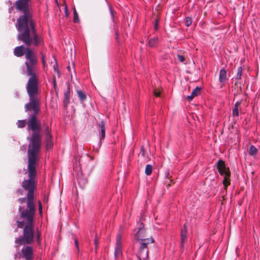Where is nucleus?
Segmentation results:
<instances>
[{
  "instance_id": "nucleus-1",
  "label": "nucleus",
  "mask_w": 260,
  "mask_h": 260,
  "mask_svg": "<svg viewBox=\"0 0 260 260\" xmlns=\"http://www.w3.org/2000/svg\"><path fill=\"white\" fill-rule=\"evenodd\" d=\"M23 45L17 46L14 50V54L17 57H21L25 55V66L23 69V74L28 77L26 85V90L29 98V102L26 105V110L34 109L35 113L38 111V99L39 77L37 75V66L38 59L34 51L30 48V46L38 47L44 44L43 42L38 46L34 45H27L24 42Z\"/></svg>"
},
{
  "instance_id": "nucleus-2",
  "label": "nucleus",
  "mask_w": 260,
  "mask_h": 260,
  "mask_svg": "<svg viewBox=\"0 0 260 260\" xmlns=\"http://www.w3.org/2000/svg\"><path fill=\"white\" fill-rule=\"evenodd\" d=\"M15 7L22 14L17 19L16 23L18 41L27 45L38 46L43 42V37L37 32L30 0H17Z\"/></svg>"
},
{
  "instance_id": "nucleus-3",
  "label": "nucleus",
  "mask_w": 260,
  "mask_h": 260,
  "mask_svg": "<svg viewBox=\"0 0 260 260\" xmlns=\"http://www.w3.org/2000/svg\"><path fill=\"white\" fill-rule=\"evenodd\" d=\"M35 157L32 154L29 157V164L27 166L28 179H24L21 183V186L25 190L27 191V209L21 211V207L19 206L18 211L20 212V217L22 221L17 220V228H22L24 225L34 224V217L35 214V207L34 202V191L36 188L37 176L36 169L34 165Z\"/></svg>"
},
{
  "instance_id": "nucleus-4",
  "label": "nucleus",
  "mask_w": 260,
  "mask_h": 260,
  "mask_svg": "<svg viewBox=\"0 0 260 260\" xmlns=\"http://www.w3.org/2000/svg\"><path fill=\"white\" fill-rule=\"evenodd\" d=\"M38 111L37 113L34 109L26 110L25 105L24 109L25 112H32V113L29 114L28 116L27 121L25 120H19L17 122V125L19 128L25 127L27 124V129L28 131H31L32 134L30 137H27V139L29 141L28 148L27 151L28 155V165L29 164V157L31 154H34L35 157V162L34 167L36 169V163L38 159V155L40 150L41 144V138L40 132L41 131V122L37 118V115L40 111V99L39 93L38 94Z\"/></svg>"
},
{
  "instance_id": "nucleus-5",
  "label": "nucleus",
  "mask_w": 260,
  "mask_h": 260,
  "mask_svg": "<svg viewBox=\"0 0 260 260\" xmlns=\"http://www.w3.org/2000/svg\"><path fill=\"white\" fill-rule=\"evenodd\" d=\"M34 224L24 225L22 228L23 235L16 238L15 242V247L25 244H31L34 238Z\"/></svg>"
},
{
  "instance_id": "nucleus-6",
  "label": "nucleus",
  "mask_w": 260,
  "mask_h": 260,
  "mask_svg": "<svg viewBox=\"0 0 260 260\" xmlns=\"http://www.w3.org/2000/svg\"><path fill=\"white\" fill-rule=\"evenodd\" d=\"M152 237L142 239L141 242H139L140 246L137 253L139 260H148V245L154 242Z\"/></svg>"
},
{
  "instance_id": "nucleus-7",
  "label": "nucleus",
  "mask_w": 260,
  "mask_h": 260,
  "mask_svg": "<svg viewBox=\"0 0 260 260\" xmlns=\"http://www.w3.org/2000/svg\"><path fill=\"white\" fill-rule=\"evenodd\" d=\"M23 247L21 250V256L24 258V260H32L33 259V249L31 246L23 245Z\"/></svg>"
},
{
  "instance_id": "nucleus-8",
  "label": "nucleus",
  "mask_w": 260,
  "mask_h": 260,
  "mask_svg": "<svg viewBox=\"0 0 260 260\" xmlns=\"http://www.w3.org/2000/svg\"><path fill=\"white\" fill-rule=\"evenodd\" d=\"M217 168L219 173L222 176H230L231 173L229 168H226L224 161L219 159L217 162Z\"/></svg>"
},
{
  "instance_id": "nucleus-9",
  "label": "nucleus",
  "mask_w": 260,
  "mask_h": 260,
  "mask_svg": "<svg viewBox=\"0 0 260 260\" xmlns=\"http://www.w3.org/2000/svg\"><path fill=\"white\" fill-rule=\"evenodd\" d=\"M145 229L144 225L143 223H140L139 227L138 228V231L135 235V238L136 240L138 241L139 242H141L142 239H145Z\"/></svg>"
},
{
  "instance_id": "nucleus-10",
  "label": "nucleus",
  "mask_w": 260,
  "mask_h": 260,
  "mask_svg": "<svg viewBox=\"0 0 260 260\" xmlns=\"http://www.w3.org/2000/svg\"><path fill=\"white\" fill-rule=\"evenodd\" d=\"M98 126L100 128V140L98 147H100L102 144L101 141L105 137V123L104 121L102 120Z\"/></svg>"
},
{
  "instance_id": "nucleus-11",
  "label": "nucleus",
  "mask_w": 260,
  "mask_h": 260,
  "mask_svg": "<svg viewBox=\"0 0 260 260\" xmlns=\"http://www.w3.org/2000/svg\"><path fill=\"white\" fill-rule=\"evenodd\" d=\"M187 225L186 223H184L183 225V228L181 229L180 232V237H181V246L182 247L183 246V244L184 241L187 239Z\"/></svg>"
},
{
  "instance_id": "nucleus-12",
  "label": "nucleus",
  "mask_w": 260,
  "mask_h": 260,
  "mask_svg": "<svg viewBox=\"0 0 260 260\" xmlns=\"http://www.w3.org/2000/svg\"><path fill=\"white\" fill-rule=\"evenodd\" d=\"M70 90L69 86H68L67 89L64 92L63 103L65 107H67L70 103Z\"/></svg>"
},
{
  "instance_id": "nucleus-13",
  "label": "nucleus",
  "mask_w": 260,
  "mask_h": 260,
  "mask_svg": "<svg viewBox=\"0 0 260 260\" xmlns=\"http://www.w3.org/2000/svg\"><path fill=\"white\" fill-rule=\"evenodd\" d=\"M226 79V71L224 69H221L219 71V81L220 83H224Z\"/></svg>"
},
{
  "instance_id": "nucleus-14",
  "label": "nucleus",
  "mask_w": 260,
  "mask_h": 260,
  "mask_svg": "<svg viewBox=\"0 0 260 260\" xmlns=\"http://www.w3.org/2000/svg\"><path fill=\"white\" fill-rule=\"evenodd\" d=\"M242 101H237L234 104V107L232 110V114L234 116H239V106L241 104Z\"/></svg>"
},
{
  "instance_id": "nucleus-15",
  "label": "nucleus",
  "mask_w": 260,
  "mask_h": 260,
  "mask_svg": "<svg viewBox=\"0 0 260 260\" xmlns=\"http://www.w3.org/2000/svg\"><path fill=\"white\" fill-rule=\"evenodd\" d=\"M52 136L45 137L46 147L47 149H51L53 147V144L52 142Z\"/></svg>"
},
{
  "instance_id": "nucleus-16",
  "label": "nucleus",
  "mask_w": 260,
  "mask_h": 260,
  "mask_svg": "<svg viewBox=\"0 0 260 260\" xmlns=\"http://www.w3.org/2000/svg\"><path fill=\"white\" fill-rule=\"evenodd\" d=\"M77 94L81 103L84 102L86 100V95L81 90H77Z\"/></svg>"
},
{
  "instance_id": "nucleus-17",
  "label": "nucleus",
  "mask_w": 260,
  "mask_h": 260,
  "mask_svg": "<svg viewBox=\"0 0 260 260\" xmlns=\"http://www.w3.org/2000/svg\"><path fill=\"white\" fill-rule=\"evenodd\" d=\"M158 42L157 37H154L150 39L148 41V44L150 47H154L156 46Z\"/></svg>"
},
{
  "instance_id": "nucleus-18",
  "label": "nucleus",
  "mask_w": 260,
  "mask_h": 260,
  "mask_svg": "<svg viewBox=\"0 0 260 260\" xmlns=\"http://www.w3.org/2000/svg\"><path fill=\"white\" fill-rule=\"evenodd\" d=\"M121 240L122 235L120 233H118L116 236L115 247H122Z\"/></svg>"
},
{
  "instance_id": "nucleus-19",
  "label": "nucleus",
  "mask_w": 260,
  "mask_h": 260,
  "mask_svg": "<svg viewBox=\"0 0 260 260\" xmlns=\"http://www.w3.org/2000/svg\"><path fill=\"white\" fill-rule=\"evenodd\" d=\"M257 149L254 146L251 145L249 147V154L250 155L254 156L257 153Z\"/></svg>"
},
{
  "instance_id": "nucleus-20",
  "label": "nucleus",
  "mask_w": 260,
  "mask_h": 260,
  "mask_svg": "<svg viewBox=\"0 0 260 260\" xmlns=\"http://www.w3.org/2000/svg\"><path fill=\"white\" fill-rule=\"evenodd\" d=\"M122 247H115L114 256L115 258H117L122 254Z\"/></svg>"
},
{
  "instance_id": "nucleus-21",
  "label": "nucleus",
  "mask_w": 260,
  "mask_h": 260,
  "mask_svg": "<svg viewBox=\"0 0 260 260\" xmlns=\"http://www.w3.org/2000/svg\"><path fill=\"white\" fill-rule=\"evenodd\" d=\"M73 21L74 23H79L80 22V19L78 16V14L77 13V12L76 10L75 7H74L73 8Z\"/></svg>"
},
{
  "instance_id": "nucleus-22",
  "label": "nucleus",
  "mask_w": 260,
  "mask_h": 260,
  "mask_svg": "<svg viewBox=\"0 0 260 260\" xmlns=\"http://www.w3.org/2000/svg\"><path fill=\"white\" fill-rule=\"evenodd\" d=\"M201 88L199 87H196V88H194L191 92V95L193 97L197 96L198 95H200L201 94Z\"/></svg>"
},
{
  "instance_id": "nucleus-23",
  "label": "nucleus",
  "mask_w": 260,
  "mask_h": 260,
  "mask_svg": "<svg viewBox=\"0 0 260 260\" xmlns=\"http://www.w3.org/2000/svg\"><path fill=\"white\" fill-rule=\"evenodd\" d=\"M230 176H224L223 184L225 189H226L227 187L230 184Z\"/></svg>"
},
{
  "instance_id": "nucleus-24",
  "label": "nucleus",
  "mask_w": 260,
  "mask_h": 260,
  "mask_svg": "<svg viewBox=\"0 0 260 260\" xmlns=\"http://www.w3.org/2000/svg\"><path fill=\"white\" fill-rule=\"evenodd\" d=\"M152 167L151 165L148 164L146 166L145 173L146 175H150L152 173Z\"/></svg>"
},
{
  "instance_id": "nucleus-25",
  "label": "nucleus",
  "mask_w": 260,
  "mask_h": 260,
  "mask_svg": "<svg viewBox=\"0 0 260 260\" xmlns=\"http://www.w3.org/2000/svg\"><path fill=\"white\" fill-rule=\"evenodd\" d=\"M242 72V67H239L237 70V73L235 77V79L236 80H240L241 79Z\"/></svg>"
},
{
  "instance_id": "nucleus-26",
  "label": "nucleus",
  "mask_w": 260,
  "mask_h": 260,
  "mask_svg": "<svg viewBox=\"0 0 260 260\" xmlns=\"http://www.w3.org/2000/svg\"><path fill=\"white\" fill-rule=\"evenodd\" d=\"M77 181L79 184L81 186H84L87 183V180L86 178H80L79 177L77 178Z\"/></svg>"
},
{
  "instance_id": "nucleus-27",
  "label": "nucleus",
  "mask_w": 260,
  "mask_h": 260,
  "mask_svg": "<svg viewBox=\"0 0 260 260\" xmlns=\"http://www.w3.org/2000/svg\"><path fill=\"white\" fill-rule=\"evenodd\" d=\"M184 23L186 26H189L192 23L191 18L190 17H186L185 19Z\"/></svg>"
},
{
  "instance_id": "nucleus-28",
  "label": "nucleus",
  "mask_w": 260,
  "mask_h": 260,
  "mask_svg": "<svg viewBox=\"0 0 260 260\" xmlns=\"http://www.w3.org/2000/svg\"><path fill=\"white\" fill-rule=\"evenodd\" d=\"M45 137L48 136H52L51 129L50 128L48 125H47L45 127Z\"/></svg>"
},
{
  "instance_id": "nucleus-29",
  "label": "nucleus",
  "mask_w": 260,
  "mask_h": 260,
  "mask_svg": "<svg viewBox=\"0 0 260 260\" xmlns=\"http://www.w3.org/2000/svg\"><path fill=\"white\" fill-rule=\"evenodd\" d=\"M109 9L111 18H112L113 21H114V14L113 10L112 8V7L110 5H109Z\"/></svg>"
},
{
  "instance_id": "nucleus-30",
  "label": "nucleus",
  "mask_w": 260,
  "mask_h": 260,
  "mask_svg": "<svg viewBox=\"0 0 260 260\" xmlns=\"http://www.w3.org/2000/svg\"><path fill=\"white\" fill-rule=\"evenodd\" d=\"M140 154H141L143 157H145V150L143 146L141 147Z\"/></svg>"
},
{
  "instance_id": "nucleus-31",
  "label": "nucleus",
  "mask_w": 260,
  "mask_h": 260,
  "mask_svg": "<svg viewBox=\"0 0 260 260\" xmlns=\"http://www.w3.org/2000/svg\"><path fill=\"white\" fill-rule=\"evenodd\" d=\"M177 58L178 60L181 62H183V61L184 60V57H183V56L181 55H177Z\"/></svg>"
},
{
  "instance_id": "nucleus-32",
  "label": "nucleus",
  "mask_w": 260,
  "mask_h": 260,
  "mask_svg": "<svg viewBox=\"0 0 260 260\" xmlns=\"http://www.w3.org/2000/svg\"><path fill=\"white\" fill-rule=\"evenodd\" d=\"M74 242H75V247L77 248V250H78V251H79V243H78V240L77 239H75Z\"/></svg>"
},
{
  "instance_id": "nucleus-33",
  "label": "nucleus",
  "mask_w": 260,
  "mask_h": 260,
  "mask_svg": "<svg viewBox=\"0 0 260 260\" xmlns=\"http://www.w3.org/2000/svg\"><path fill=\"white\" fill-rule=\"evenodd\" d=\"M158 20L156 19L155 20V23H154V29L155 30H157L158 29Z\"/></svg>"
},
{
  "instance_id": "nucleus-34",
  "label": "nucleus",
  "mask_w": 260,
  "mask_h": 260,
  "mask_svg": "<svg viewBox=\"0 0 260 260\" xmlns=\"http://www.w3.org/2000/svg\"><path fill=\"white\" fill-rule=\"evenodd\" d=\"M26 198H20L18 199V201L20 204H23L25 202Z\"/></svg>"
},
{
  "instance_id": "nucleus-35",
  "label": "nucleus",
  "mask_w": 260,
  "mask_h": 260,
  "mask_svg": "<svg viewBox=\"0 0 260 260\" xmlns=\"http://www.w3.org/2000/svg\"><path fill=\"white\" fill-rule=\"evenodd\" d=\"M40 54L41 55V58H42V62H43V64H44L45 63V56L43 55V54L42 53V52H41Z\"/></svg>"
},
{
  "instance_id": "nucleus-36",
  "label": "nucleus",
  "mask_w": 260,
  "mask_h": 260,
  "mask_svg": "<svg viewBox=\"0 0 260 260\" xmlns=\"http://www.w3.org/2000/svg\"><path fill=\"white\" fill-rule=\"evenodd\" d=\"M39 210L40 213H41L42 212V206L41 203L40 202H39Z\"/></svg>"
},
{
  "instance_id": "nucleus-37",
  "label": "nucleus",
  "mask_w": 260,
  "mask_h": 260,
  "mask_svg": "<svg viewBox=\"0 0 260 260\" xmlns=\"http://www.w3.org/2000/svg\"><path fill=\"white\" fill-rule=\"evenodd\" d=\"M64 13H65V15L67 17H68L69 16V12H68V9H67V7H65L64 8Z\"/></svg>"
},
{
  "instance_id": "nucleus-38",
  "label": "nucleus",
  "mask_w": 260,
  "mask_h": 260,
  "mask_svg": "<svg viewBox=\"0 0 260 260\" xmlns=\"http://www.w3.org/2000/svg\"><path fill=\"white\" fill-rule=\"evenodd\" d=\"M193 98L194 97L191 94H190V95L187 96V99L189 101H191L193 99Z\"/></svg>"
},
{
  "instance_id": "nucleus-39",
  "label": "nucleus",
  "mask_w": 260,
  "mask_h": 260,
  "mask_svg": "<svg viewBox=\"0 0 260 260\" xmlns=\"http://www.w3.org/2000/svg\"><path fill=\"white\" fill-rule=\"evenodd\" d=\"M40 237H41V235L39 233H38L37 235V241H38V243L39 242Z\"/></svg>"
},
{
  "instance_id": "nucleus-40",
  "label": "nucleus",
  "mask_w": 260,
  "mask_h": 260,
  "mask_svg": "<svg viewBox=\"0 0 260 260\" xmlns=\"http://www.w3.org/2000/svg\"><path fill=\"white\" fill-rule=\"evenodd\" d=\"M17 192L19 194H22V190L21 189H17Z\"/></svg>"
},
{
  "instance_id": "nucleus-41",
  "label": "nucleus",
  "mask_w": 260,
  "mask_h": 260,
  "mask_svg": "<svg viewBox=\"0 0 260 260\" xmlns=\"http://www.w3.org/2000/svg\"><path fill=\"white\" fill-rule=\"evenodd\" d=\"M53 82H54L53 86H54V88L55 89L56 87H57V84H56V81H55V79H54Z\"/></svg>"
},
{
  "instance_id": "nucleus-42",
  "label": "nucleus",
  "mask_w": 260,
  "mask_h": 260,
  "mask_svg": "<svg viewBox=\"0 0 260 260\" xmlns=\"http://www.w3.org/2000/svg\"><path fill=\"white\" fill-rule=\"evenodd\" d=\"M154 94L156 96H159L160 95V93L158 92H155Z\"/></svg>"
},
{
  "instance_id": "nucleus-43",
  "label": "nucleus",
  "mask_w": 260,
  "mask_h": 260,
  "mask_svg": "<svg viewBox=\"0 0 260 260\" xmlns=\"http://www.w3.org/2000/svg\"><path fill=\"white\" fill-rule=\"evenodd\" d=\"M94 244H95V246H96V245L98 244V241L96 239H94Z\"/></svg>"
},
{
  "instance_id": "nucleus-44",
  "label": "nucleus",
  "mask_w": 260,
  "mask_h": 260,
  "mask_svg": "<svg viewBox=\"0 0 260 260\" xmlns=\"http://www.w3.org/2000/svg\"><path fill=\"white\" fill-rule=\"evenodd\" d=\"M15 231V232H17V228H16V229L15 230V231Z\"/></svg>"
},
{
  "instance_id": "nucleus-45",
  "label": "nucleus",
  "mask_w": 260,
  "mask_h": 260,
  "mask_svg": "<svg viewBox=\"0 0 260 260\" xmlns=\"http://www.w3.org/2000/svg\"><path fill=\"white\" fill-rule=\"evenodd\" d=\"M16 95L18 96L17 92L16 93Z\"/></svg>"
},
{
  "instance_id": "nucleus-46",
  "label": "nucleus",
  "mask_w": 260,
  "mask_h": 260,
  "mask_svg": "<svg viewBox=\"0 0 260 260\" xmlns=\"http://www.w3.org/2000/svg\"><path fill=\"white\" fill-rule=\"evenodd\" d=\"M116 38H117V33L116 32Z\"/></svg>"
}]
</instances>
